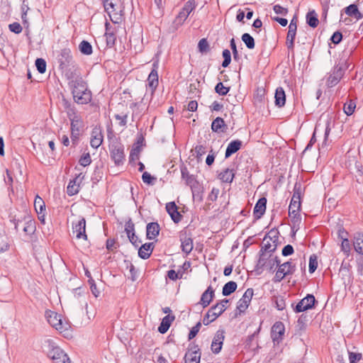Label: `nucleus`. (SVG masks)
<instances>
[{"instance_id":"f257e3e1","label":"nucleus","mask_w":363,"mask_h":363,"mask_svg":"<svg viewBox=\"0 0 363 363\" xmlns=\"http://www.w3.org/2000/svg\"><path fill=\"white\" fill-rule=\"evenodd\" d=\"M43 348L54 363H70L68 355L52 340H45Z\"/></svg>"},{"instance_id":"f03ea898","label":"nucleus","mask_w":363,"mask_h":363,"mask_svg":"<svg viewBox=\"0 0 363 363\" xmlns=\"http://www.w3.org/2000/svg\"><path fill=\"white\" fill-rule=\"evenodd\" d=\"M105 11L113 23L121 22L123 16V7L121 0H103Z\"/></svg>"},{"instance_id":"7ed1b4c3","label":"nucleus","mask_w":363,"mask_h":363,"mask_svg":"<svg viewBox=\"0 0 363 363\" xmlns=\"http://www.w3.org/2000/svg\"><path fill=\"white\" fill-rule=\"evenodd\" d=\"M264 269L269 272H274L272 263V254L259 253V259L255 269L256 274L260 275Z\"/></svg>"},{"instance_id":"20e7f679","label":"nucleus","mask_w":363,"mask_h":363,"mask_svg":"<svg viewBox=\"0 0 363 363\" xmlns=\"http://www.w3.org/2000/svg\"><path fill=\"white\" fill-rule=\"evenodd\" d=\"M111 157L116 166L122 164L125 160L124 146L118 140L109 145Z\"/></svg>"},{"instance_id":"39448f33","label":"nucleus","mask_w":363,"mask_h":363,"mask_svg":"<svg viewBox=\"0 0 363 363\" xmlns=\"http://www.w3.org/2000/svg\"><path fill=\"white\" fill-rule=\"evenodd\" d=\"M57 63L59 64V69L62 72H66V76L67 78H69L67 72L69 67L72 65L73 62V58L70 50L68 48L61 50L60 54L57 55Z\"/></svg>"},{"instance_id":"423d86ee","label":"nucleus","mask_w":363,"mask_h":363,"mask_svg":"<svg viewBox=\"0 0 363 363\" xmlns=\"http://www.w3.org/2000/svg\"><path fill=\"white\" fill-rule=\"evenodd\" d=\"M71 121V140L73 145H77L78 143L79 135L82 131L83 121L79 116L70 117L69 118Z\"/></svg>"},{"instance_id":"0eeeda50","label":"nucleus","mask_w":363,"mask_h":363,"mask_svg":"<svg viewBox=\"0 0 363 363\" xmlns=\"http://www.w3.org/2000/svg\"><path fill=\"white\" fill-rule=\"evenodd\" d=\"M345 72V68L342 65H340L339 63L335 65L333 69L331 71V72L329 74V76L327 78V86L331 88L336 86L344 76Z\"/></svg>"},{"instance_id":"6e6552de","label":"nucleus","mask_w":363,"mask_h":363,"mask_svg":"<svg viewBox=\"0 0 363 363\" xmlns=\"http://www.w3.org/2000/svg\"><path fill=\"white\" fill-rule=\"evenodd\" d=\"M295 271V264L290 261L286 262L279 266L273 281L275 283L280 282L285 277L293 274Z\"/></svg>"},{"instance_id":"1a4fd4ad","label":"nucleus","mask_w":363,"mask_h":363,"mask_svg":"<svg viewBox=\"0 0 363 363\" xmlns=\"http://www.w3.org/2000/svg\"><path fill=\"white\" fill-rule=\"evenodd\" d=\"M225 310L226 306H223L221 303H216L212 306L207 313L204 315L203 323L205 325H209L218 318Z\"/></svg>"},{"instance_id":"9d476101","label":"nucleus","mask_w":363,"mask_h":363,"mask_svg":"<svg viewBox=\"0 0 363 363\" xmlns=\"http://www.w3.org/2000/svg\"><path fill=\"white\" fill-rule=\"evenodd\" d=\"M45 317L49 324L56 330L61 332L67 330L68 324L64 323L62 320L61 316L57 313L51 311H46Z\"/></svg>"},{"instance_id":"9b49d317","label":"nucleus","mask_w":363,"mask_h":363,"mask_svg":"<svg viewBox=\"0 0 363 363\" xmlns=\"http://www.w3.org/2000/svg\"><path fill=\"white\" fill-rule=\"evenodd\" d=\"M317 301L313 294H307L302 298L294 308L296 313L303 312L315 308Z\"/></svg>"},{"instance_id":"f8f14e48","label":"nucleus","mask_w":363,"mask_h":363,"mask_svg":"<svg viewBox=\"0 0 363 363\" xmlns=\"http://www.w3.org/2000/svg\"><path fill=\"white\" fill-rule=\"evenodd\" d=\"M253 294L254 291L252 288H249L245 291L242 298L238 301L237 303L236 309L238 312L235 313V316L240 315L242 313H244L246 311L250 305Z\"/></svg>"},{"instance_id":"ddd939ff","label":"nucleus","mask_w":363,"mask_h":363,"mask_svg":"<svg viewBox=\"0 0 363 363\" xmlns=\"http://www.w3.org/2000/svg\"><path fill=\"white\" fill-rule=\"evenodd\" d=\"M200 359L201 352L199 346L194 342L190 343L184 356L185 363H199Z\"/></svg>"},{"instance_id":"4468645a","label":"nucleus","mask_w":363,"mask_h":363,"mask_svg":"<svg viewBox=\"0 0 363 363\" xmlns=\"http://www.w3.org/2000/svg\"><path fill=\"white\" fill-rule=\"evenodd\" d=\"M285 333V327L282 322L277 321L276 322L271 330V337L273 342L279 344L284 339V335Z\"/></svg>"},{"instance_id":"2eb2a0df","label":"nucleus","mask_w":363,"mask_h":363,"mask_svg":"<svg viewBox=\"0 0 363 363\" xmlns=\"http://www.w3.org/2000/svg\"><path fill=\"white\" fill-rule=\"evenodd\" d=\"M158 62L155 61L152 64V69L150 72V73L148 75L147 82V86L150 88L151 91V94H152L153 92L155 91L158 86Z\"/></svg>"},{"instance_id":"dca6fc26","label":"nucleus","mask_w":363,"mask_h":363,"mask_svg":"<svg viewBox=\"0 0 363 363\" xmlns=\"http://www.w3.org/2000/svg\"><path fill=\"white\" fill-rule=\"evenodd\" d=\"M72 231L76 234L77 239L87 240L86 234V220L84 218H81L77 223H72Z\"/></svg>"},{"instance_id":"f3484780","label":"nucleus","mask_w":363,"mask_h":363,"mask_svg":"<svg viewBox=\"0 0 363 363\" xmlns=\"http://www.w3.org/2000/svg\"><path fill=\"white\" fill-rule=\"evenodd\" d=\"M72 95L74 101L79 104H87L92 99L91 91L88 89L81 91H72Z\"/></svg>"},{"instance_id":"a211bd4d","label":"nucleus","mask_w":363,"mask_h":363,"mask_svg":"<svg viewBox=\"0 0 363 363\" xmlns=\"http://www.w3.org/2000/svg\"><path fill=\"white\" fill-rule=\"evenodd\" d=\"M225 331L223 330H218L211 343V350L214 354H218L221 349L223 344V340L225 338L224 335Z\"/></svg>"},{"instance_id":"6ab92c4d","label":"nucleus","mask_w":363,"mask_h":363,"mask_svg":"<svg viewBox=\"0 0 363 363\" xmlns=\"http://www.w3.org/2000/svg\"><path fill=\"white\" fill-rule=\"evenodd\" d=\"M179 238L182 252L186 255L189 254L193 250V240L187 235L186 231H181Z\"/></svg>"},{"instance_id":"aec40b11","label":"nucleus","mask_w":363,"mask_h":363,"mask_svg":"<svg viewBox=\"0 0 363 363\" xmlns=\"http://www.w3.org/2000/svg\"><path fill=\"white\" fill-rule=\"evenodd\" d=\"M82 173H79L76 177L69 181L67 187V193L69 196L77 194L79 191V184L84 179V176H82Z\"/></svg>"},{"instance_id":"412c9836","label":"nucleus","mask_w":363,"mask_h":363,"mask_svg":"<svg viewBox=\"0 0 363 363\" xmlns=\"http://www.w3.org/2000/svg\"><path fill=\"white\" fill-rule=\"evenodd\" d=\"M167 212L170 216L172 220L175 223H178L182 218V214L178 211V207L175 202L172 201L166 204Z\"/></svg>"},{"instance_id":"4be33fe9","label":"nucleus","mask_w":363,"mask_h":363,"mask_svg":"<svg viewBox=\"0 0 363 363\" xmlns=\"http://www.w3.org/2000/svg\"><path fill=\"white\" fill-rule=\"evenodd\" d=\"M104 135L100 128L95 127L91 131L90 145L93 148L97 149L103 143Z\"/></svg>"},{"instance_id":"5701e85b","label":"nucleus","mask_w":363,"mask_h":363,"mask_svg":"<svg viewBox=\"0 0 363 363\" xmlns=\"http://www.w3.org/2000/svg\"><path fill=\"white\" fill-rule=\"evenodd\" d=\"M266 206L267 199L265 197L258 199L253 209V215L256 220L259 219L264 214Z\"/></svg>"},{"instance_id":"b1692460","label":"nucleus","mask_w":363,"mask_h":363,"mask_svg":"<svg viewBox=\"0 0 363 363\" xmlns=\"http://www.w3.org/2000/svg\"><path fill=\"white\" fill-rule=\"evenodd\" d=\"M24 225L23 230L26 235L30 236L36 230L35 221L28 215L23 216Z\"/></svg>"},{"instance_id":"393cba45","label":"nucleus","mask_w":363,"mask_h":363,"mask_svg":"<svg viewBox=\"0 0 363 363\" xmlns=\"http://www.w3.org/2000/svg\"><path fill=\"white\" fill-rule=\"evenodd\" d=\"M160 227L158 223L151 222L146 226V238L148 240H153L159 235Z\"/></svg>"},{"instance_id":"a878e982","label":"nucleus","mask_w":363,"mask_h":363,"mask_svg":"<svg viewBox=\"0 0 363 363\" xmlns=\"http://www.w3.org/2000/svg\"><path fill=\"white\" fill-rule=\"evenodd\" d=\"M214 296L215 291L211 286H209L202 294L199 303L202 305L203 308H206L211 303Z\"/></svg>"},{"instance_id":"bb28decb","label":"nucleus","mask_w":363,"mask_h":363,"mask_svg":"<svg viewBox=\"0 0 363 363\" xmlns=\"http://www.w3.org/2000/svg\"><path fill=\"white\" fill-rule=\"evenodd\" d=\"M154 250L153 242H146L139 248L138 256L143 259H148Z\"/></svg>"},{"instance_id":"cd10ccee","label":"nucleus","mask_w":363,"mask_h":363,"mask_svg":"<svg viewBox=\"0 0 363 363\" xmlns=\"http://www.w3.org/2000/svg\"><path fill=\"white\" fill-rule=\"evenodd\" d=\"M175 316L173 315H167L164 316L159 325L157 330L161 334H164L170 328L172 323L174 320Z\"/></svg>"},{"instance_id":"c85d7f7f","label":"nucleus","mask_w":363,"mask_h":363,"mask_svg":"<svg viewBox=\"0 0 363 363\" xmlns=\"http://www.w3.org/2000/svg\"><path fill=\"white\" fill-rule=\"evenodd\" d=\"M242 142L240 140H235L230 142L225 150V157L228 158L237 152L242 147Z\"/></svg>"},{"instance_id":"c756f323","label":"nucleus","mask_w":363,"mask_h":363,"mask_svg":"<svg viewBox=\"0 0 363 363\" xmlns=\"http://www.w3.org/2000/svg\"><path fill=\"white\" fill-rule=\"evenodd\" d=\"M274 104L275 106L281 108L286 104V94L284 89L281 86L277 87L274 94Z\"/></svg>"},{"instance_id":"7c9ffc66","label":"nucleus","mask_w":363,"mask_h":363,"mask_svg":"<svg viewBox=\"0 0 363 363\" xmlns=\"http://www.w3.org/2000/svg\"><path fill=\"white\" fill-rule=\"evenodd\" d=\"M345 12L347 16L353 17L357 20H359L363 18V13L359 11L357 6L354 4L345 7Z\"/></svg>"},{"instance_id":"2f4dec72","label":"nucleus","mask_w":363,"mask_h":363,"mask_svg":"<svg viewBox=\"0 0 363 363\" xmlns=\"http://www.w3.org/2000/svg\"><path fill=\"white\" fill-rule=\"evenodd\" d=\"M353 245L357 253L363 255V233L357 232L354 234Z\"/></svg>"},{"instance_id":"473e14b6","label":"nucleus","mask_w":363,"mask_h":363,"mask_svg":"<svg viewBox=\"0 0 363 363\" xmlns=\"http://www.w3.org/2000/svg\"><path fill=\"white\" fill-rule=\"evenodd\" d=\"M62 106L64 108L65 111H66L67 114V117L69 118L70 117H74L77 116L76 113V109L74 105L68 101L65 97H62Z\"/></svg>"},{"instance_id":"72a5a7b5","label":"nucleus","mask_w":363,"mask_h":363,"mask_svg":"<svg viewBox=\"0 0 363 363\" xmlns=\"http://www.w3.org/2000/svg\"><path fill=\"white\" fill-rule=\"evenodd\" d=\"M235 177V173L233 169L229 168L225 169L218 174V179L223 182L232 183Z\"/></svg>"},{"instance_id":"f704fd0d","label":"nucleus","mask_w":363,"mask_h":363,"mask_svg":"<svg viewBox=\"0 0 363 363\" xmlns=\"http://www.w3.org/2000/svg\"><path fill=\"white\" fill-rule=\"evenodd\" d=\"M264 245L262 246L259 253L263 254H273L277 250L278 243H272L269 240L264 241Z\"/></svg>"},{"instance_id":"c9c22d12","label":"nucleus","mask_w":363,"mask_h":363,"mask_svg":"<svg viewBox=\"0 0 363 363\" xmlns=\"http://www.w3.org/2000/svg\"><path fill=\"white\" fill-rule=\"evenodd\" d=\"M188 16H189L185 13L184 11L181 10L172 23V27L174 30H177L184 23Z\"/></svg>"},{"instance_id":"e433bc0d","label":"nucleus","mask_w":363,"mask_h":363,"mask_svg":"<svg viewBox=\"0 0 363 363\" xmlns=\"http://www.w3.org/2000/svg\"><path fill=\"white\" fill-rule=\"evenodd\" d=\"M306 23L311 28H316L318 25L319 21L318 15L314 10L309 11L306 14Z\"/></svg>"},{"instance_id":"4c0bfd02","label":"nucleus","mask_w":363,"mask_h":363,"mask_svg":"<svg viewBox=\"0 0 363 363\" xmlns=\"http://www.w3.org/2000/svg\"><path fill=\"white\" fill-rule=\"evenodd\" d=\"M237 287L238 285L235 281H230L223 286L222 294L224 296H230L236 291Z\"/></svg>"},{"instance_id":"58836bf2","label":"nucleus","mask_w":363,"mask_h":363,"mask_svg":"<svg viewBox=\"0 0 363 363\" xmlns=\"http://www.w3.org/2000/svg\"><path fill=\"white\" fill-rule=\"evenodd\" d=\"M225 126V123L224 120L220 117H217L214 119L211 123V130L215 133L224 132L222 130L223 128Z\"/></svg>"},{"instance_id":"ea45409f","label":"nucleus","mask_w":363,"mask_h":363,"mask_svg":"<svg viewBox=\"0 0 363 363\" xmlns=\"http://www.w3.org/2000/svg\"><path fill=\"white\" fill-rule=\"evenodd\" d=\"M79 51L85 55H90L93 52L92 45L86 40H82L79 45Z\"/></svg>"},{"instance_id":"a19ab883","label":"nucleus","mask_w":363,"mask_h":363,"mask_svg":"<svg viewBox=\"0 0 363 363\" xmlns=\"http://www.w3.org/2000/svg\"><path fill=\"white\" fill-rule=\"evenodd\" d=\"M34 208L38 214H42L43 212H45V203L39 196H36L35 198Z\"/></svg>"},{"instance_id":"79ce46f5","label":"nucleus","mask_w":363,"mask_h":363,"mask_svg":"<svg viewBox=\"0 0 363 363\" xmlns=\"http://www.w3.org/2000/svg\"><path fill=\"white\" fill-rule=\"evenodd\" d=\"M71 84L73 87L72 91H81V90L83 91L87 89L86 82L81 77L71 82Z\"/></svg>"},{"instance_id":"37998d69","label":"nucleus","mask_w":363,"mask_h":363,"mask_svg":"<svg viewBox=\"0 0 363 363\" xmlns=\"http://www.w3.org/2000/svg\"><path fill=\"white\" fill-rule=\"evenodd\" d=\"M279 232L277 229H272L264 238V241L269 240L272 243H278Z\"/></svg>"},{"instance_id":"c03bdc74","label":"nucleus","mask_w":363,"mask_h":363,"mask_svg":"<svg viewBox=\"0 0 363 363\" xmlns=\"http://www.w3.org/2000/svg\"><path fill=\"white\" fill-rule=\"evenodd\" d=\"M241 39L248 49L252 50L255 48V39L249 33H245L242 34Z\"/></svg>"},{"instance_id":"a18cd8bd","label":"nucleus","mask_w":363,"mask_h":363,"mask_svg":"<svg viewBox=\"0 0 363 363\" xmlns=\"http://www.w3.org/2000/svg\"><path fill=\"white\" fill-rule=\"evenodd\" d=\"M198 50L201 54H206L210 51V45L206 38H202L199 41Z\"/></svg>"},{"instance_id":"49530a36","label":"nucleus","mask_w":363,"mask_h":363,"mask_svg":"<svg viewBox=\"0 0 363 363\" xmlns=\"http://www.w3.org/2000/svg\"><path fill=\"white\" fill-rule=\"evenodd\" d=\"M301 208V200L291 199L289 207V215L291 216V213L294 212H298Z\"/></svg>"},{"instance_id":"de8ad7c7","label":"nucleus","mask_w":363,"mask_h":363,"mask_svg":"<svg viewBox=\"0 0 363 363\" xmlns=\"http://www.w3.org/2000/svg\"><path fill=\"white\" fill-rule=\"evenodd\" d=\"M91 163V158L89 152H84L79 160V164L82 167H87Z\"/></svg>"},{"instance_id":"09e8293b","label":"nucleus","mask_w":363,"mask_h":363,"mask_svg":"<svg viewBox=\"0 0 363 363\" xmlns=\"http://www.w3.org/2000/svg\"><path fill=\"white\" fill-rule=\"evenodd\" d=\"M196 8V1L195 0H189L187 1L182 11H184L188 16L191 13L192 11H194Z\"/></svg>"},{"instance_id":"8fccbe9b","label":"nucleus","mask_w":363,"mask_h":363,"mask_svg":"<svg viewBox=\"0 0 363 363\" xmlns=\"http://www.w3.org/2000/svg\"><path fill=\"white\" fill-rule=\"evenodd\" d=\"M35 67L39 73L43 74L46 71V62L43 58H37L35 60Z\"/></svg>"},{"instance_id":"3c124183","label":"nucleus","mask_w":363,"mask_h":363,"mask_svg":"<svg viewBox=\"0 0 363 363\" xmlns=\"http://www.w3.org/2000/svg\"><path fill=\"white\" fill-rule=\"evenodd\" d=\"M223 61L222 62L223 67H227L231 62V53L229 50L225 49L222 52Z\"/></svg>"},{"instance_id":"603ef678","label":"nucleus","mask_w":363,"mask_h":363,"mask_svg":"<svg viewBox=\"0 0 363 363\" xmlns=\"http://www.w3.org/2000/svg\"><path fill=\"white\" fill-rule=\"evenodd\" d=\"M230 90V87H226L222 82H218L215 86V91L220 96H225Z\"/></svg>"},{"instance_id":"864d4df0","label":"nucleus","mask_w":363,"mask_h":363,"mask_svg":"<svg viewBox=\"0 0 363 363\" xmlns=\"http://www.w3.org/2000/svg\"><path fill=\"white\" fill-rule=\"evenodd\" d=\"M355 108V103L350 100L349 103L345 104L343 110L347 116H351L354 113Z\"/></svg>"},{"instance_id":"5fc2aeb1","label":"nucleus","mask_w":363,"mask_h":363,"mask_svg":"<svg viewBox=\"0 0 363 363\" xmlns=\"http://www.w3.org/2000/svg\"><path fill=\"white\" fill-rule=\"evenodd\" d=\"M140 151H141V148L139 145L133 146L130 151V157H129L130 162L138 160Z\"/></svg>"},{"instance_id":"6e6d98bb","label":"nucleus","mask_w":363,"mask_h":363,"mask_svg":"<svg viewBox=\"0 0 363 363\" xmlns=\"http://www.w3.org/2000/svg\"><path fill=\"white\" fill-rule=\"evenodd\" d=\"M105 36L106 38V45L108 48H112L114 46L116 40V37L113 33L106 32Z\"/></svg>"},{"instance_id":"4d7b16f0","label":"nucleus","mask_w":363,"mask_h":363,"mask_svg":"<svg viewBox=\"0 0 363 363\" xmlns=\"http://www.w3.org/2000/svg\"><path fill=\"white\" fill-rule=\"evenodd\" d=\"M301 193H302L301 184L300 182H296L294 184V194H293L292 199L301 200Z\"/></svg>"},{"instance_id":"13d9d810","label":"nucleus","mask_w":363,"mask_h":363,"mask_svg":"<svg viewBox=\"0 0 363 363\" xmlns=\"http://www.w3.org/2000/svg\"><path fill=\"white\" fill-rule=\"evenodd\" d=\"M318 267L317 257L315 255H312L309 258V272L313 273Z\"/></svg>"},{"instance_id":"bf43d9fd","label":"nucleus","mask_w":363,"mask_h":363,"mask_svg":"<svg viewBox=\"0 0 363 363\" xmlns=\"http://www.w3.org/2000/svg\"><path fill=\"white\" fill-rule=\"evenodd\" d=\"M350 363H357L362 358V354L359 352H348Z\"/></svg>"},{"instance_id":"052dcab7","label":"nucleus","mask_w":363,"mask_h":363,"mask_svg":"<svg viewBox=\"0 0 363 363\" xmlns=\"http://www.w3.org/2000/svg\"><path fill=\"white\" fill-rule=\"evenodd\" d=\"M89 284L90 285V289L92 294L96 298L100 295V291L97 289L95 281L92 277L88 280Z\"/></svg>"},{"instance_id":"680f3d73","label":"nucleus","mask_w":363,"mask_h":363,"mask_svg":"<svg viewBox=\"0 0 363 363\" xmlns=\"http://www.w3.org/2000/svg\"><path fill=\"white\" fill-rule=\"evenodd\" d=\"M265 89L262 87L258 88L255 94V99L257 102H262L264 99Z\"/></svg>"},{"instance_id":"e2e57ef3","label":"nucleus","mask_w":363,"mask_h":363,"mask_svg":"<svg viewBox=\"0 0 363 363\" xmlns=\"http://www.w3.org/2000/svg\"><path fill=\"white\" fill-rule=\"evenodd\" d=\"M201 327V322H198V323L196 324V325H195V326H194V327L191 329V330H190V332H189V335H188V338H189V340H192L193 338H194V337L196 336V335L198 334V333H199V330H200Z\"/></svg>"},{"instance_id":"0e129e2a","label":"nucleus","mask_w":363,"mask_h":363,"mask_svg":"<svg viewBox=\"0 0 363 363\" xmlns=\"http://www.w3.org/2000/svg\"><path fill=\"white\" fill-rule=\"evenodd\" d=\"M142 179L144 183L152 185L153 181L156 180L155 177H153L150 173L147 172H145L142 175Z\"/></svg>"},{"instance_id":"69168bd1","label":"nucleus","mask_w":363,"mask_h":363,"mask_svg":"<svg viewBox=\"0 0 363 363\" xmlns=\"http://www.w3.org/2000/svg\"><path fill=\"white\" fill-rule=\"evenodd\" d=\"M195 156L197 160H199L206 152V147L203 145H196L194 148Z\"/></svg>"},{"instance_id":"338daca9","label":"nucleus","mask_w":363,"mask_h":363,"mask_svg":"<svg viewBox=\"0 0 363 363\" xmlns=\"http://www.w3.org/2000/svg\"><path fill=\"white\" fill-rule=\"evenodd\" d=\"M342 34L340 31H335V33H333V34L332 35V36L330 38V40L335 45L339 44L342 41Z\"/></svg>"},{"instance_id":"774afa93","label":"nucleus","mask_w":363,"mask_h":363,"mask_svg":"<svg viewBox=\"0 0 363 363\" xmlns=\"http://www.w3.org/2000/svg\"><path fill=\"white\" fill-rule=\"evenodd\" d=\"M9 28L11 32L16 34H19L22 31V26L19 23L17 22L9 24Z\"/></svg>"}]
</instances>
